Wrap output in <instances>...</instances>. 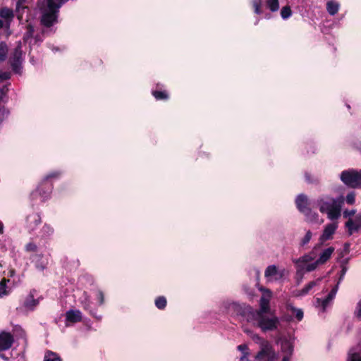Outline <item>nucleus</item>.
I'll return each mask as SVG.
<instances>
[{"mask_svg":"<svg viewBox=\"0 0 361 361\" xmlns=\"http://www.w3.org/2000/svg\"><path fill=\"white\" fill-rule=\"evenodd\" d=\"M295 205L300 212L305 215V221L315 222L317 220L318 214L310 208V200L307 195H299L295 199Z\"/></svg>","mask_w":361,"mask_h":361,"instance_id":"1","label":"nucleus"},{"mask_svg":"<svg viewBox=\"0 0 361 361\" xmlns=\"http://www.w3.org/2000/svg\"><path fill=\"white\" fill-rule=\"evenodd\" d=\"M253 319L257 322V326L263 332L271 331L277 329L279 319L277 317H269L266 314L255 313Z\"/></svg>","mask_w":361,"mask_h":361,"instance_id":"2","label":"nucleus"},{"mask_svg":"<svg viewBox=\"0 0 361 361\" xmlns=\"http://www.w3.org/2000/svg\"><path fill=\"white\" fill-rule=\"evenodd\" d=\"M340 178L341 181L350 188H361V170L348 169L343 171Z\"/></svg>","mask_w":361,"mask_h":361,"instance_id":"3","label":"nucleus"},{"mask_svg":"<svg viewBox=\"0 0 361 361\" xmlns=\"http://www.w3.org/2000/svg\"><path fill=\"white\" fill-rule=\"evenodd\" d=\"M23 61L22 45L21 42H18V45L16 47L13 53L11 54L8 60L13 73L16 74H21L23 69Z\"/></svg>","mask_w":361,"mask_h":361,"instance_id":"4","label":"nucleus"},{"mask_svg":"<svg viewBox=\"0 0 361 361\" xmlns=\"http://www.w3.org/2000/svg\"><path fill=\"white\" fill-rule=\"evenodd\" d=\"M276 359V353L273 346L269 341H264L261 344V350L255 355L257 361H274Z\"/></svg>","mask_w":361,"mask_h":361,"instance_id":"5","label":"nucleus"},{"mask_svg":"<svg viewBox=\"0 0 361 361\" xmlns=\"http://www.w3.org/2000/svg\"><path fill=\"white\" fill-rule=\"evenodd\" d=\"M52 189L53 184L51 181L42 180L37 188L31 193V197L33 200L39 197L44 202L50 197Z\"/></svg>","mask_w":361,"mask_h":361,"instance_id":"6","label":"nucleus"},{"mask_svg":"<svg viewBox=\"0 0 361 361\" xmlns=\"http://www.w3.org/2000/svg\"><path fill=\"white\" fill-rule=\"evenodd\" d=\"M231 308L237 315L247 317V320H249V319H253L254 314H255L252 307L245 304L240 305L233 302L231 305Z\"/></svg>","mask_w":361,"mask_h":361,"instance_id":"7","label":"nucleus"},{"mask_svg":"<svg viewBox=\"0 0 361 361\" xmlns=\"http://www.w3.org/2000/svg\"><path fill=\"white\" fill-rule=\"evenodd\" d=\"M338 201V197L334 199L329 196H324L317 200V204L319 207V211L322 213L327 212L330 209H331L334 205L337 204Z\"/></svg>","mask_w":361,"mask_h":361,"instance_id":"8","label":"nucleus"},{"mask_svg":"<svg viewBox=\"0 0 361 361\" xmlns=\"http://www.w3.org/2000/svg\"><path fill=\"white\" fill-rule=\"evenodd\" d=\"M271 297V292L267 289L266 293L261 297L259 300L260 308L255 313L267 314L270 311V299Z\"/></svg>","mask_w":361,"mask_h":361,"instance_id":"9","label":"nucleus"},{"mask_svg":"<svg viewBox=\"0 0 361 361\" xmlns=\"http://www.w3.org/2000/svg\"><path fill=\"white\" fill-rule=\"evenodd\" d=\"M41 223V216L38 213L32 212L26 217V228L29 233L35 231Z\"/></svg>","mask_w":361,"mask_h":361,"instance_id":"10","label":"nucleus"},{"mask_svg":"<svg viewBox=\"0 0 361 361\" xmlns=\"http://www.w3.org/2000/svg\"><path fill=\"white\" fill-rule=\"evenodd\" d=\"M338 228V224L331 223L325 226L322 234L319 237V241L322 243L328 240L332 239L333 235Z\"/></svg>","mask_w":361,"mask_h":361,"instance_id":"11","label":"nucleus"},{"mask_svg":"<svg viewBox=\"0 0 361 361\" xmlns=\"http://www.w3.org/2000/svg\"><path fill=\"white\" fill-rule=\"evenodd\" d=\"M343 203L344 197L343 196L338 197L337 204L326 212L328 215V218L331 220L338 219L341 216V207Z\"/></svg>","mask_w":361,"mask_h":361,"instance_id":"12","label":"nucleus"},{"mask_svg":"<svg viewBox=\"0 0 361 361\" xmlns=\"http://www.w3.org/2000/svg\"><path fill=\"white\" fill-rule=\"evenodd\" d=\"M13 336L10 333L0 334V351L8 350L13 343Z\"/></svg>","mask_w":361,"mask_h":361,"instance_id":"13","label":"nucleus"},{"mask_svg":"<svg viewBox=\"0 0 361 361\" xmlns=\"http://www.w3.org/2000/svg\"><path fill=\"white\" fill-rule=\"evenodd\" d=\"M57 22V14L49 11L42 13L40 23L46 27H51Z\"/></svg>","mask_w":361,"mask_h":361,"instance_id":"14","label":"nucleus"},{"mask_svg":"<svg viewBox=\"0 0 361 361\" xmlns=\"http://www.w3.org/2000/svg\"><path fill=\"white\" fill-rule=\"evenodd\" d=\"M82 308L89 312V314L97 319V320H100L102 319L101 315H97L96 312L95 308L92 307V303L90 301L89 297L85 295V299L81 302Z\"/></svg>","mask_w":361,"mask_h":361,"instance_id":"15","label":"nucleus"},{"mask_svg":"<svg viewBox=\"0 0 361 361\" xmlns=\"http://www.w3.org/2000/svg\"><path fill=\"white\" fill-rule=\"evenodd\" d=\"M82 319V313L78 310H70L66 312V320L68 322L75 324L80 322Z\"/></svg>","mask_w":361,"mask_h":361,"instance_id":"16","label":"nucleus"},{"mask_svg":"<svg viewBox=\"0 0 361 361\" xmlns=\"http://www.w3.org/2000/svg\"><path fill=\"white\" fill-rule=\"evenodd\" d=\"M35 290H32L27 295L23 303L25 307L32 310L39 304V300L35 299Z\"/></svg>","mask_w":361,"mask_h":361,"instance_id":"17","label":"nucleus"},{"mask_svg":"<svg viewBox=\"0 0 361 361\" xmlns=\"http://www.w3.org/2000/svg\"><path fill=\"white\" fill-rule=\"evenodd\" d=\"M334 247H329L325 249L319 255V258L317 259L320 264H323L326 263L331 257L333 252H334Z\"/></svg>","mask_w":361,"mask_h":361,"instance_id":"18","label":"nucleus"},{"mask_svg":"<svg viewBox=\"0 0 361 361\" xmlns=\"http://www.w3.org/2000/svg\"><path fill=\"white\" fill-rule=\"evenodd\" d=\"M345 226L348 228V233L349 235H353L354 232H357L361 228V224L356 221H353L352 219H349L345 222Z\"/></svg>","mask_w":361,"mask_h":361,"instance_id":"19","label":"nucleus"},{"mask_svg":"<svg viewBox=\"0 0 361 361\" xmlns=\"http://www.w3.org/2000/svg\"><path fill=\"white\" fill-rule=\"evenodd\" d=\"M322 281V278H318L315 281H310L302 289H301L299 292L298 295H305L309 293V292L316 286L319 284V282Z\"/></svg>","mask_w":361,"mask_h":361,"instance_id":"20","label":"nucleus"},{"mask_svg":"<svg viewBox=\"0 0 361 361\" xmlns=\"http://www.w3.org/2000/svg\"><path fill=\"white\" fill-rule=\"evenodd\" d=\"M338 286H336L331 290L327 296L322 301V306L324 309H325L328 306L329 303L335 298Z\"/></svg>","mask_w":361,"mask_h":361,"instance_id":"21","label":"nucleus"},{"mask_svg":"<svg viewBox=\"0 0 361 361\" xmlns=\"http://www.w3.org/2000/svg\"><path fill=\"white\" fill-rule=\"evenodd\" d=\"M61 6V3L59 0H47V11L49 12L58 13L59 9Z\"/></svg>","mask_w":361,"mask_h":361,"instance_id":"22","label":"nucleus"},{"mask_svg":"<svg viewBox=\"0 0 361 361\" xmlns=\"http://www.w3.org/2000/svg\"><path fill=\"white\" fill-rule=\"evenodd\" d=\"M281 350L286 353V355L291 356L293 352V345L288 340H284L281 344Z\"/></svg>","mask_w":361,"mask_h":361,"instance_id":"23","label":"nucleus"},{"mask_svg":"<svg viewBox=\"0 0 361 361\" xmlns=\"http://www.w3.org/2000/svg\"><path fill=\"white\" fill-rule=\"evenodd\" d=\"M0 16L6 20L11 21L14 17V13L12 9L4 7L0 10Z\"/></svg>","mask_w":361,"mask_h":361,"instance_id":"24","label":"nucleus"},{"mask_svg":"<svg viewBox=\"0 0 361 361\" xmlns=\"http://www.w3.org/2000/svg\"><path fill=\"white\" fill-rule=\"evenodd\" d=\"M339 9V4L334 1H329L326 4V10L331 16L336 14Z\"/></svg>","mask_w":361,"mask_h":361,"instance_id":"25","label":"nucleus"},{"mask_svg":"<svg viewBox=\"0 0 361 361\" xmlns=\"http://www.w3.org/2000/svg\"><path fill=\"white\" fill-rule=\"evenodd\" d=\"M152 94L157 100L166 101L169 98L168 92L165 90H153Z\"/></svg>","mask_w":361,"mask_h":361,"instance_id":"26","label":"nucleus"},{"mask_svg":"<svg viewBox=\"0 0 361 361\" xmlns=\"http://www.w3.org/2000/svg\"><path fill=\"white\" fill-rule=\"evenodd\" d=\"M26 31L23 35V39L24 42H27L29 39H32L34 36L35 28L34 26L29 23L26 25Z\"/></svg>","mask_w":361,"mask_h":361,"instance_id":"27","label":"nucleus"},{"mask_svg":"<svg viewBox=\"0 0 361 361\" xmlns=\"http://www.w3.org/2000/svg\"><path fill=\"white\" fill-rule=\"evenodd\" d=\"M8 48L5 42H0V61H4L6 59Z\"/></svg>","mask_w":361,"mask_h":361,"instance_id":"28","label":"nucleus"},{"mask_svg":"<svg viewBox=\"0 0 361 361\" xmlns=\"http://www.w3.org/2000/svg\"><path fill=\"white\" fill-rule=\"evenodd\" d=\"M9 282V279L6 278H3L0 281V297L2 298L4 295H7L8 294V291L7 290V283Z\"/></svg>","mask_w":361,"mask_h":361,"instance_id":"29","label":"nucleus"},{"mask_svg":"<svg viewBox=\"0 0 361 361\" xmlns=\"http://www.w3.org/2000/svg\"><path fill=\"white\" fill-rule=\"evenodd\" d=\"M266 6L271 12H276L279 8V0H266Z\"/></svg>","mask_w":361,"mask_h":361,"instance_id":"30","label":"nucleus"},{"mask_svg":"<svg viewBox=\"0 0 361 361\" xmlns=\"http://www.w3.org/2000/svg\"><path fill=\"white\" fill-rule=\"evenodd\" d=\"M166 304L167 300L164 296H159L155 300V305L159 310H164Z\"/></svg>","mask_w":361,"mask_h":361,"instance_id":"31","label":"nucleus"},{"mask_svg":"<svg viewBox=\"0 0 361 361\" xmlns=\"http://www.w3.org/2000/svg\"><path fill=\"white\" fill-rule=\"evenodd\" d=\"M25 9H28V7L24 6V4H21L18 6V1L16 2V13L17 18L21 21L23 20V11Z\"/></svg>","mask_w":361,"mask_h":361,"instance_id":"32","label":"nucleus"},{"mask_svg":"<svg viewBox=\"0 0 361 361\" xmlns=\"http://www.w3.org/2000/svg\"><path fill=\"white\" fill-rule=\"evenodd\" d=\"M238 350L243 353V355L240 357V361L248 360L247 355L248 353V347L246 344H241L238 345Z\"/></svg>","mask_w":361,"mask_h":361,"instance_id":"33","label":"nucleus"},{"mask_svg":"<svg viewBox=\"0 0 361 361\" xmlns=\"http://www.w3.org/2000/svg\"><path fill=\"white\" fill-rule=\"evenodd\" d=\"M61 176V172L54 171L48 173L42 180L51 181V179H58Z\"/></svg>","mask_w":361,"mask_h":361,"instance_id":"34","label":"nucleus"},{"mask_svg":"<svg viewBox=\"0 0 361 361\" xmlns=\"http://www.w3.org/2000/svg\"><path fill=\"white\" fill-rule=\"evenodd\" d=\"M277 273V268L275 265H269L267 267L264 276L265 277H270L276 275Z\"/></svg>","mask_w":361,"mask_h":361,"instance_id":"35","label":"nucleus"},{"mask_svg":"<svg viewBox=\"0 0 361 361\" xmlns=\"http://www.w3.org/2000/svg\"><path fill=\"white\" fill-rule=\"evenodd\" d=\"M292 15V11L289 6H283L281 10V16L283 19H288Z\"/></svg>","mask_w":361,"mask_h":361,"instance_id":"36","label":"nucleus"},{"mask_svg":"<svg viewBox=\"0 0 361 361\" xmlns=\"http://www.w3.org/2000/svg\"><path fill=\"white\" fill-rule=\"evenodd\" d=\"M44 361H61L56 353L49 352L45 355Z\"/></svg>","mask_w":361,"mask_h":361,"instance_id":"37","label":"nucleus"},{"mask_svg":"<svg viewBox=\"0 0 361 361\" xmlns=\"http://www.w3.org/2000/svg\"><path fill=\"white\" fill-rule=\"evenodd\" d=\"M252 6L255 10V13L257 14L262 13V0H252Z\"/></svg>","mask_w":361,"mask_h":361,"instance_id":"38","label":"nucleus"},{"mask_svg":"<svg viewBox=\"0 0 361 361\" xmlns=\"http://www.w3.org/2000/svg\"><path fill=\"white\" fill-rule=\"evenodd\" d=\"M25 250L27 252H36L37 250V246L33 242H30L25 245Z\"/></svg>","mask_w":361,"mask_h":361,"instance_id":"39","label":"nucleus"},{"mask_svg":"<svg viewBox=\"0 0 361 361\" xmlns=\"http://www.w3.org/2000/svg\"><path fill=\"white\" fill-rule=\"evenodd\" d=\"M345 201L348 204H353L355 202V194L353 192H349L345 197Z\"/></svg>","mask_w":361,"mask_h":361,"instance_id":"40","label":"nucleus"},{"mask_svg":"<svg viewBox=\"0 0 361 361\" xmlns=\"http://www.w3.org/2000/svg\"><path fill=\"white\" fill-rule=\"evenodd\" d=\"M305 178L306 181L309 183L318 184L319 182L318 178H312V176L308 173H305Z\"/></svg>","mask_w":361,"mask_h":361,"instance_id":"41","label":"nucleus"},{"mask_svg":"<svg viewBox=\"0 0 361 361\" xmlns=\"http://www.w3.org/2000/svg\"><path fill=\"white\" fill-rule=\"evenodd\" d=\"M312 232L310 231H308L306 233L304 238L301 240V243H300L301 245H305L307 244L310 241V240L312 238Z\"/></svg>","mask_w":361,"mask_h":361,"instance_id":"42","label":"nucleus"},{"mask_svg":"<svg viewBox=\"0 0 361 361\" xmlns=\"http://www.w3.org/2000/svg\"><path fill=\"white\" fill-rule=\"evenodd\" d=\"M355 316L358 319L361 320V299L357 302L355 310Z\"/></svg>","mask_w":361,"mask_h":361,"instance_id":"43","label":"nucleus"},{"mask_svg":"<svg viewBox=\"0 0 361 361\" xmlns=\"http://www.w3.org/2000/svg\"><path fill=\"white\" fill-rule=\"evenodd\" d=\"M319 264H320V263H319V262H318V261H317V260H316L314 262L311 263V264H307V267H306V271H308V272H310V271H314V270L317 267V266H318V265H319Z\"/></svg>","mask_w":361,"mask_h":361,"instance_id":"44","label":"nucleus"},{"mask_svg":"<svg viewBox=\"0 0 361 361\" xmlns=\"http://www.w3.org/2000/svg\"><path fill=\"white\" fill-rule=\"evenodd\" d=\"M11 73L10 72H7V71H5V72H2V71H0V81H4V80H7L8 79L11 78Z\"/></svg>","mask_w":361,"mask_h":361,"instance_id":"45","label":"nucleus"},{"mask_svg":"<svg viewBox=\"0 0 361 361\" xmlns=\"http://www.w3.org/2000/svg\"><path fill=\"white\" fill-rule=\"evenodd\" d=\"M97 298L100 305L104 303V295L102 290H98Z\"/></svg>","mask_w":361,"mask_h":361,"instance_id":"46","label":"nucleus"},{"mask_svg":"<svg viewBox=\"0 0 361 361\" xmlns=\"http://www.w3.org/2000/svg\"><path fill=\"white\" fill-rule=\"evenodd\" d=\"M292 310L296 312L295 316V318L298 321H301L303 318V311L301 309H296L294 307Z\"/></svg>","mask_w":361,"mask_h":361,"instance_id":"47","label":"nucleus"},{"mask_svg":"<svg viewBox=\"0 0 361 361\" xmlns=\"http://www.w3.org/2000/svg\"><path fill=\"white\" fill-rule=\"evenodd\" d=\"M355 212H356V211L354 209H352V210L346 209L343 212V217L346 218L348 216H353L355 215Z\"/></svg>","mask_w":361,"mask_h":361,"instance_id":"48","label":"nucleus"},{"mask_svg":"<svg viewBox=\"0 0 361 361\" xmlns=\"http://www.w3.org/2000/svg\"><path fill=\"white\" fill-rule=\"evenodd\" d=\"M6 109L4 106L0 104V124L3 122L4 119Z\"/></svg>","mask_w":361,"mask_h":361,"instance_id":"49","label":"nucleus"},{"mask_svg":"<svg viewBox=\"0 0 361 361\" xmlns=\"http://www.w3.org/2000/svg\"><path fill=\"white\" fill-rule=\"evenodd\" d=\"M42 231L45 233H47V234H50V233H53V228L47 224L44 225V226L42 228Z\"/></svg>","mask_w":361,"mask_h":361,"instance_id":"50","label":"nucleus"},{"mask_svg":"<svg viewBox=\"0 0 361 361\" xmlns=\"http://www.w3.org/2000/svg\"><path fill=\"white\" fill-rule=\"evenodd\" d=\"M35 266L37 269L41 271H43L46 268V266L42 263H36Z\"/></svg>","mask_w":361,"mask_h":361,"instance_id":"51","label":"nucleus"},{"mask_svg":"<svg viewBox=\"0 0 361 361\" xmlns=\"http://www.w3.org/2000/svg\"><path fill=\"white\" fill-rule=\"evenodd\" d=\"M253 339H254L255 341H260V345L262 344V343L263 341H265L264 339L262 338H261L259 335H257V334H256V335H255V336H254Z\"/></svg>","mask_w":361,"mask_h":361,"instance_id":"52","label":"nucleus"},{"mask_svg":"<svg viewBox=\"0 0 361 361\" xmlns=\"http://www.w3.org/2000/svg\"><path fill=\"white\" fill-rule=\"evenodd\" d=\"M350 361H361V359L355 353L352 355Z\"/></svg>","mask_w":361,"mask_h":361,"instance_id":"53","label":"nucleus"},{"mask_svg":"<svg viewBox=\"0 0 361 361\" xmlns=\"http://www.w3.org/2000/svg\"><path fill=\"white\" fill-rule=\"evenodd\" d=\"M346 272V268L345 267H343L341 271V277H340V279H341V278L345 275Z\"/></svg>","mask_w":361,"mask_h":361,"instance_id":"54","label":"nucleus"},{"mask_svg":"<svg viewBox=\"0 0 361 361\" xmlns=\"http://www.w3.org/2000/svg\"><path fill=\"white\" fill-rule=\"evenodd\" d=\"M355 221L361 224V214L356 216Z\"/></svg>","mask_w":361,"mask_h":361,"instance_id":"55","label":"nucleus"},{"mask_svg":"<svg viewBox=\"0 0 361 361\" xmlns=\"http://www.w3.org/2000/svg\"><path fill=\"white\" fill-rule=\"evenodd\" d=\"M290 356L284 355L283 357L282 361H290Z\"/></svg>","mask_w":361,"mask_h":361,"instance_id":"56","label":"nucleus"},{"mask_svg":"<svg viewBox=\"0 0 361 361\" xmlns=\"http://www.w3.org/2000/svg\"><path fill=\"white\" fill-rule=\"evenodd\" d=\"M290 356L284 355L283 357L282 361H290Z\"/></svg>","mask_w":361,"mask_h":361,"instance_id":"57","label":"nucleus"},{"mask_svg":"<svg viewBox=\"0 0 361 361\" xmlns=\"http://www.w3.org/2000/svg\"><path fill=\"white\" fill-rule=\"evenodd\" d=\"M4 233V224L1 221H0V234Z\"/></svg>","mask_w":361,"mask_h":361,"instance_id":"58","label":"nucleus"},{"mask_svg":"<svg viewBox=\"0 0 361 361\" xmlns=\"http://www.w3.org/2000/svg\"><path fill=\"white\" fill-rule=\"evenodd\" d=\"M27 1V0H18V6L20 5L21 4H25Z\"/></svg>","mask_w":361,"mask_h":361,"instance_id":"59","label":"nucleus"},{"mask_svg":"<svg viewBox=\"0 0 361 361\" xmlns=\"http://www.w3.org/2000/svg\"><path fill=\"white\" fill-rule=\"evenodd\" d=\"M3 25H4L3 21L0 19V29L2 28Z\"/></svg>","mask_w":361,"mask_h":361,"instance_id":"60","label":"nucleus"},{"mask_svg":"<svg viewBox=\"0 0 361 361\" xmlns=\"http://www.w3.org/2000/svg\"><path fill=\"white\" fill-rule=\"evenodd\" d=\"M35 40L36 41H39L41 39H39V37L38 35H37V36H35Z\"/></svg>","mask_w":361,"mask_h":361,"instance_id":"61","label":"nucleus"},{"mask_svg":"<svg viewBox=\"0 0 361 361\" xmlns=\"http://www.w3.org/2000/svg\"><path fill=\"white\" fill-rule=\"evenodd\" d=\"M348 246H349V245H348V243H345V248H348Z\"/></svg>","mask_w":361,"mask_h":361,"instance_id":"62","label":"nucleus"},{"mask_svg":"<svg viewBox=\"0 0 361 361\" xmlns=\"http://www.w3.org/2000/svg\"><path fill=\"white\" fill-rule=\"evenodd\" d=\"M348 246H349V245H348V243H345V248H348Z\"/></svg>","mask_w":361,"mask_h":361,"instance_id":"63","label":"nucleus"}]
</instances>
